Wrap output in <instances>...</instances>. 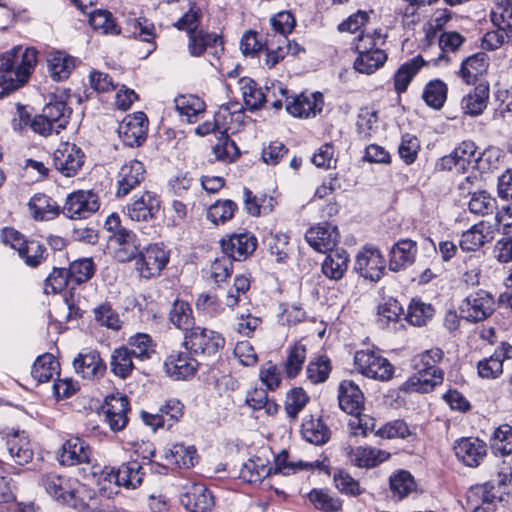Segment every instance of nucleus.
I'll return each mask as SVG.
<instances>
[{"label":"nucleus","instance_id":"nucleus-56","mask_svg":"<svg viewBox=\"0 0 512 512\" xmlns=\"http://www.w3.org/2000/svg\"><path fill=\"white\" fill-rule=\"evenodd\" d=\"M245 209L252 216H258L261 213H269L273 208V198L266 195L256 196L247 189L243 191Z\"/></svg>","mask_w":512,"mask_h":512},{"label":"nucleus","instance_id":"nucleus-22","mask_svg":"<svg viewBox=\"0 0 512 512\" xmlns=\"http://www.w3.org/2000/svg\"><path fill=\"white\" fill-rule=\"evenodd\" d=\"M159 206L157 196L145 191L138 199L127 205L126 213L132 221L147 222L155 217Z\"/></svg>","mask_w":512,"mask_h":512},{"label":"nucleus","instance_id":"nucleus-47","mask_svg":"<svg viewBox=\"0 0 512 512\" xmlns=\"http://www.w3.org/2000/svg\"><path fill=\"white\" fill-rule=\"evenodd\" d=\"M89 24L95 31L104 35L118 36L121 33L120 26L107 10H95L90 13Z\"/></svg>","mask_w":512,"mask_h":512},{"label":"nucleus","instance_id":"nucleus-46","mask_svg":"<svg viewBox=\"0 0 512 512\" xmlns=\"http://www.w3.org/2000/svg\"><path fill=\"white\" fill-rule=\"evenodd\" d=\"M386 35L381 30L361 33L355 38L354 46L357 54H372L376 51H385Z\"/></svg>","mask_w":512,"mask_h":512},{"label":"nucleus","instance_id":"nucleus-45","mask_svg":"<svg viewBox=\"0 0 512 512\" xmlns=\"http://www.w3.org/2000/svg\"><path fill=\"white\" fill-rule=\"evenodd\" d=\"M392 496L402 500L416 490V483L410 472L399 470L389 478Z\"/></svg>","mask_w":512,"mask_h":512},{"label":"nucleus","instance_id":"nucleus-18","mask_svg":"<svg viewBox=\"0 0 512 512\" xmlns=\"http://www.w3.org/2000/svg\"><path fill=\"white\" fill-rule=\"evenodd\" d=\"M305 238L313 249L326 253L335 247L338 241V230L330 223H320L308 229Z\"/></svg>","mask_w":512,"mask_h":512},{"label":"nucleus","instance_id":"nucleus-29","mask_svg":"<svg viewBox=\"0 0 512 512\" xmlns=\"http://www.w3.org/2000/svg\"><path fill=\"white\" fill-rule=\"evenodd\" d=\"M145 472L137 461L123 463L116 472L112 471L110 479L115 483L128 489H135L142 483Z\"/></svg>","mask_w":512,"mask_h":512},{"label":"nucleus","instance_id":"nucleus-42","mask_svg":"<svg viewBox=\"0 0 512 512\" xmlns=\"http://www.w3.org/2000/svg\"><path fill=\"white\" fill-rule=\"evenodd\" d=\"M221 45V39L217 34L207 33L203 30L190 31L188 35V51L191 56L199 57L206 49Z\"/></svg>","mask_w":512,"mask_h":512},{"label":"nucleus","instance_id":"nucleus-32","mask_svg":"<svg viewBox=\"0 0 512 512\" xmlns=\"http://www.w3.org/2000/svg\"><path fill=\"white\" fill-rule=\"evenodd\" d=\"M115 240L118 244L115 250V258L119 262H129L138 257L140 250V242L135 233L127 229H121L115 234Z\"/></svg>","mask_w":512,"mask_h":512},{"label":"nucleus","instance_id":"nucleus-51","mask_svg":"<svg viewBox=\"0 0 512 512\" xmlns=\"http://www.w3.org/2000/svg\"><path fill=\"white\" fill-rule=\"evenodd\" d=\"M307 358L306 346L295 343L287 349L286 361L284 364L285 373L289 378H295L301 372Z\"/></svg>","mask_w":512,"mask_h":512},{"label":"nucleus","instance_id":"nucleus-50","mask_svg":"<svg viewBox=\"0 0 512 512\" xmlns=\"http://www.w3.org/2000/svg\"><path fill=\"white\" fill-rule=\"evenodd\" d=\"M44 117H46L54 127L58 130H63L68 124V119L71 114V109L62 100H55L47 103L42 110Z\"/></svg>","mask_w":512,"mask_h":512},{"label":"nucleus","instance_id":"nucleus-33","mask_svg":"<svg viewBox=\"0 0 512 512\" xmlns=\"http://www.w3.org/2000/svg\"><path fill=\"white\" fill-rule=\"evenodd\" d=\"M302 437L314 445H323L330 439V429L321 417L306 416L301 425Z\"/></svg>","mask_w":512,"mask_h":512},{"label":"nucleus","instance_id":"nucleus-6","mask_svg":"<svg viewBox=\"0 0 512 512\" xmlns=\"http://www.w3.org/2000/svg\"><path fill=\"white\" fill-rule=\"evenodd\" d=\"M460 312L469 322H481L489 318L495 311V299L485 290L470 293L460 305Z\"/></svg>","mask_w":512,"mask_h":512},{"label":"nucleus","instance_id":"nucleus-28","mask_svg":"<svg viewBox=\"0 0 512 512\" xmlns=\"http://www.w3.org/2000/svg\"><path fill=\"white\" fill-rule=\"evenodd\" d=\"M350 463L359 468H372L385 461L389 453L371 447H350L348 450Z\"/></svg>","mask_w":512,"mask_h":512},{"label":"nucleus","instance_id":"nucleus-21","mask_svg":"<svg viewBox=\"0 0 512 512\" xmlns=\"http://www.w3.org/2000/svg\"><path fill=\"white\" fill-rule=\"evenodd\" d=\"M166 373L175 380L192 377L198 368V361L187 352H172L164 362Z\"/></svg>","mask_w":512,"mask_h":512},{"label":"nucleus","instance_id":"nucleus-61","mask_svg":"<svg viewBox=\"0 0 512 512\" xmlns=\"http://www.w3.org/2000/svg\"><path fill=\"white\" fill-rule=\"evenodd\" d=\"M330 371V360L327 357L320 356L309 362L306 368V376L312 384L323 383L328 379Z\"/></svg>","mask_w":512,"mask_h":512},{"label":"nucleus","instance_id":"nucleus-8","mask_svg":"<svg viewBox=\"0 0 512 512\" xmlns=\"http://www.w3.org/2000/svg\"><path fill=\"white\" fill-rule=\"evenodd\" d=\"M85 155L74 143L63 142L53 153L56 170L65 177L75 176L84 164Z\"/></svg>","mask_w":512,"mask_h":512},{"label":"nucleus","instance_id":"nucleus-40","mask_svg":"<svg viewBox=\"0 0 512 512\" xmlns=\"http://www.w3.org/2000/svg\"><path fill=\"white\" fill-rule=\"evenodd\" d=\"M169 321L175 328L186 333L194 328L193 311L189 303L176 299L169 310Z\"/></svg>","mask_w":512,"mask_h":512},{"label":"nucleus","instance_id":"nucleus-14","mask_svg":"<svg viewBox=\"0 0 512 512\" xmlns=\"http://www.w3.org/2000/svg\"><path fill=\"white\" fill-rule=\"evenodd\" d=\"M145 175L146 170L142 162L135 159L125 162L117 174L116 196H127L144 181Z\"/></svg>","mask_w":512,"mask_h":512},{"label":"nucleus","instance_id":"nucleus-30","mask_svg":"<svg viewBox=\"0 0 512 512\" xmlns=\"http://www.w3.org/2000/svg\"><path fill=\"white\" fill-rule=\"evenodd\" d=\"M489 99V85L480 83L461 100V109L464 114L478 116L486 109Z\"/></svg>","mask_w":512,"mask_h":512},{"label":"nucleus","instance_id":"nucleus-1","mask_svg":"<svg viewBox=\"0 0 512 512\" xmlns=\"http://www.w3.org/2000/svg\"><path fill=\"white\" fill-rule=\"evenodd\" d=\"M35 48L14 47L0 58V97L18 89L28 79L37 63Z\"/></svg>","mask_w":512,"mask_h":512},{"label":"nucleus","instance_id":"nucleus-38","mask_svg":"<svg viewBox=\"0 0 512 512\" xmlns=\"http://www.w3.org/2000/svg\"><path fill=\"white\" fill-rule=\"evenodd\" d=\"M443 381V372L417 370L405 383L410 391L428 393Z\"/></svg>","mask_w":512,"mask_h":512},{"label":"nucleus","instance_id":"nucleus-44","mask_svg":"<svg viewBox=\"0 0 512 512\" xmlns=\"http://www.w3.org/2000/svg\"><path fill=\"white\" fill-rule=\"evenodd\" d=\"M237 83L239 90L241 91L243 101L250 110L259 109L266 101V95L251 78L243 77L239 79Z\"/></svg>","mask_w":512,"mask_h":512},{"label":"nucleus","instance_id":"nucleus-57","mask_svg":"<svg viewBox=\"0 0 512 512\" xmlns=\"http://www.w3.org/2000/svg\"><path fill=\"white\" fill-rule=\"evenodd\" d=\"M497 106L493 114L494 121H509L512 119V87L499 88L495 92Z\"/></svg>","mask_w":512,"mask_h":512},{"label":"nucleus","instance_id":"nucleus-25","mask_svg":"<svg viewBox=\"0 0 512 512\" xmlns=\"http://www.w3.org/2000/svg\"><path fill=\"white\" fill-rule=\"evenodd\" d=\"M417 253L416 242L410 239L399 240L391 249L389 267L392 271L398 272L415 261Z\"/></svg>","mask_w":512,"mask_h":512},{"label":"nucleus","instance_id":"nucleus-3","mask_svg":"<svg viewBox=\"0 0 512 512\" xmlns=\"http://www.w3.org/2000/svg\"><path fill=\"white\" fill-rule=\"evenodd\" d=\"M355 369L365 377L388 381L393 377L394 367L379 351L359 350L354 355Z\"/></svg>","mask_w":512,"mask_h":512},{"label":"nucleus","instance_id":"nucleus-49","mask_svg":"<svg viewBox=\"0 0 512 512\" xmlns=\"http://www.w3.org/2000/svg\"><path fill=\"white\" fill-rule=\"evenodd\" d=\"M490 445L495 455L505 456L512 451V426L501 424L494 429L490 437Z\"/></svg>","mask_w":512,"mask_h":512},{"label":"nucleus","instance_id":"nucleus-62","mask_svg":"<svg viewBox=\"0 0 512 512\" xmlns=\"http://www.w3.org/2000/svg\"><path fill=\"white\" fill-rule=\"evenodd\" d=\"M403 308L396 299H388L378 306L377 322L380 326H387L389 323H395L400 319Z\"/></svg>","mask_w":512,"mask_h":512},{"label":"nucleus","instance_id":"nucleus-55","mask_svg":"<svg viewBox=\"0 0 512 512\" xmlns=\"http://www.w3.org/2000/svg\"><path fill=\"white\" fill-rule=\"evenodd\" d=\"M237 204L232 200H218L207 210V219L213 224H223L233 218Z\"/></svg>","mask_w":512,"mask_h":512},{"label":"nucleus","instance_id":"nucleus-43","mask_svg":"<svg viewBox=\"0 0 512 512\" xmlns=\"http://www.w3.org/2000/svg\"><path fill=\"white\" fill-rule=\"evenodd\" d=\"M133 358L130 349L126 346L114 349L110 357L111 372L121 379L127 378L134 369Z\"/></svg>","mask_w":512,"mask_h":512},{"label":"nucleus","instance_id":"nucleus-19","mask_svg":"<svg viewBox=\"0 0 512 512\" xmlns=\"http://www.w3.org/2000/svg\"><path fill=\"white\" fill-rule=\"evenodd\" d=\"M91 458V447L79 437H72L66 440L59 455L60 463L66 466L88 464Z\"/></svg>","mask_w":512,"mask_h":512},{"label":"nucleus","instance_id":"nucleus-34","mask_svg":"<svg viewBox=\"0 0 512 512\" xmlns=\"http://www.w3.org/2000/svg\"><path fill=\"white\" fill-rule=\"evenodd\" d=\"M165 459L170 465L188 469L198 463L199 456L193 445L176 443L165 452Z\"/></svg>","mask_w":512,"mask_h":512},{"label":"nucleus","instance_id":"nucleus-12","mask_svg":"<svg viewBox=\"0 0 512 512\" xmlns=\"http://www.w3.org/2000/svg\"><path fill=\"white\" fill-rule=\"evenodd\" d=\"M41 482L46 492L62 503H68L74 499L79 485L76 479L56 473L44 474Z\"/></svg>","mask_w":512,"mask_h":512},{"label":"nucleus","instance_id":"nucleus-31","mask_svg":"<svg viewBox=\"0 0 512 512\" xmlns=\"http://www.w3.org/2000/svg\"><path fill=\"white\" fill-rule=\"evenodd\" d=\"M6 445L11 458L16 464L24 465L32 460L33 450L24 431H17L8 435Z\"/></svg>","mask_w":512,"mask_h":512},{"label":"nucleus","instance_id":"nucleus-16","mask_svg":"<svg viewBox=\"0 0 512 512\" xmlns=\"http://www.w3.org/2000/svg\"><path fill=\"white\" fill-rule=\"evenodd\" d=\"M497 231L496 224L489 221H480L462 233L459 246L463 251H477L484 244L491 242Z\"/></svg>","mask_w":512,"mask_h":512},{"label":"nucleus","instance_id":"nucleus-2","mask_svg":"<svg viewBox=\"0 0 512 512\" xmlns=\"http://www.w3.org/2000/svg\"><path fill=\"white\" fill-rule=\"evenodd\" d=\"M496 30L488 31L482 38V47L497 50L512 38V0H496V7L490 13Z\"/></svg>","mask_w":512,"mask_h":512},{"label":"nucleus","instance_id":"nucleus-64","mask_svg":"<svg viewBox=\"0 0 512 512\" xmlns=\"http://www.w3.org/2000/svg\"><path fill=\"white\" fill-rule=\"evenodd\" d=\"M95 320L102 326L118 330L121 327V320L118 313L109 302H103L94 308Z\"/></svg>","mask_w":512,"mask_h":512},{"label":"nucleus","instance_id":"nucleus-59","mask_svg":"<svg viewBox=\"0 0 512 512\" xmlns=\"http://www.w3.org/2000/svg\"><path fill=\"white\" fill-rule=\"evenodd\" d=\"M68 272L70 281L78 285L92 278L95 266L91 258H81L71 262Z\"/></svg>","mask_w":512,"mask_h":512},{"label":"nucleus","instance_id":"nucleus-24","mask_svg":"<svg viewBox=\"0 0 512 512\" xmlns=\"http://www.w3.org/2000/svg\"><path fill=\"white\" fill-rule=\"evenodd\" d=\"M129 401L125 396H111L106 402L105 417L113 431L124 429L128 423Z\"/></svg>","mask_w":512,"mask_h":512},{"label":"nucleus","instance_id":"nucleus-5","mask_svg":"<svg viewBox=\"0 0 512 512\" xmlns=\"http://www.w3.org/2000/svg\"><path fill=\"white\" fill-rule=\"evenodd\" d=\"M279 90L284 97L286 111L293 117L307 119L315 117L323 110L324 97L320 92L288 96L286 89L279 88Z\"/></svg>","mask_w":512,"mask_h":512},{"label":"nucleus","instance_id":"nucleus-4","mask_svg":"<svg viewBox=\"0 0 512 512\" xmlns=\"http://www.w3.org/2000/svg\"><path fill=\"white\" fill-rule=\"evenodd\" d=\"M169 262V253L160 244H150L139 253L135 270L141 278L151 279L160 276Z\"/></svg>","mask_w":512,"mask_h":512},{"label":"nucleus","instance_id":"nucleus-27","mask_svg":"<svg viewBox=\"0 0 512 512\" xmlns=\"http://www.w3.org/2000/svg\"><path fill=\"white\" fill-rule=\"evenodd\" d=\"M175 108L182 121L195 123L205 113V102L196 95H181L175 98Z\"/></svg>","mask_w":512,"mask_h":512},{"label":"nucleus","instance_id":"nucleus-39","mask_svg":"<svg viewBox=\"0 0 512 512\" xmlns=\"http://www.w3.org/2000/svg\"><path fill=\"white\" fill-rule=\"evenodd\" d=\"M322 263V272L330 279L342 278L348 267L349 256L344 249H331Z\"/></svg>","mask_w":512,"mask_h":512},{"label":"nucleus","instance_id":"nucleus-60","mask_svg":"<svg viewBox=\"0 0 512 512\" xmlns=\"http://www.w3.org/2000/svg\"><path fill=\"white\" fill-rule=\"evenodd\" d=\"M309 501L316 509L326 512H336L342 507L340 499L333 497L325 489H313L308 494Z\"/></svg>","mask_w":512,"mask_h":512},{"label":"nucleus","instance_id":"nucleus-26","mask_svg":"<svg viewBox=\"0 0 512 512\" xmlns=\"http://www.w3.org/2000/svg\"><path fill=\"white\" fill-rule=\"evenodd\" d=\"M425 65L426 61L422 56L417 55L398 67L393 76L394 88L397 94L407 91L414 77Z\"/></svg>","mask_w":512,"mask_h":512},{"label":"nucleus","instance_id":"nucleus-54","mask_svg":"<svg viewBox=\"0 0 512 512\" xmlns=\"http://www.w3.org/2000/svg\"><path fill=\"white\" fill-rule=\"evenodd\" d=\"M270 470L261 458L249 459L242 465L239 477L247 483H258L269 475Z\"/></svg>","mask_w":512,"mask_h":512},{"label":"nucleus","instance_id":"nucleus-7","mask_svg":"<svg viewBox=\"0 0 512 512\" xmlns=\"http://www.w3.org/2000/svg\"><path fill=\"white\" fill-rule=\"evenodd\" d=\"M184 344L196 354L211 356L224 347L225 339L213 330L194 327L186 333Z\"/></svg>","mask_w":512,"mask_h":512},{"label":"nucleus","instance_id":"nucleus-37","mask_svg":"<svg viewBox=\"0 0 512 512\" xmlns=\"http://www.w3.org/2000/svg\"><path fill=\"white\" fill-rule=\"evenodd\" d=\"M47 66L55 81L67 79L75 66L74 59L63 51H51L47 54Z\"/></svg>","mask_w":512,"mask_h":512},{"label":"nucleus","instance_id":"nucleus-35","mask_svg":"<svg viewBox=\"0 0 512 512\" xmlns=\"http://www.w3.org/2000/svg\"><path fill=\"white\" fill-rule=\"evenodd\" d=\"M489 67V57L484 52L475 53L461 64L459 76L467 83H474L478 76L483 75Z\"/></svg>","mask_w":512,"mask_h":512},{"label":"nucleus","instance_id":"nucleus-58","mask_svg":"<svg viewBox=\"0 0 512 512\" xmlns=\"http://www.w3.org/2000/svg\"><path fill=\"white\" fill-rule=\"evenodd\" d=\"M456 159V172H465L477 160L476 146L472 141H463L452 151Z\"/></svg>","mask_w":512,"mask_h":512},{"label":"nucleus","instance_id":"nucleus-41","mask_svg":"<svg viewBox=\"0 0 512 512\" xmlns=\"http://www.w3.org/2000/svg\"><path fill=\"white\" fill-rule=\"evenodd\" d=\"M135 359L149 360L156 354V344L147 333H136L129 337L127 346Z\"/></svg>","mask_w":512,"mask_h":512},{"label":"nucleus","instance_id":"nucleus-36","mask_svg":"<svg viewBox=\"0 0 512 512\" xmlns=\"http://www.w3.org/2000/svg\"><path fill=\"white\" fill-rule=\"evenodd\" d=\"M59 374L60 364L51 353L38 356L31 369V375L38 383L49 382Z\"/></svg>","mask_w":512,"mask_h":512},{"label":"nucleus","instance_id":"nucleus-11","mask_svg":"<svg viewBox=\"0 0 512 512\" xmlns=\"http://www.w3.org/2000/svg\"><path fill=\"white\" fill-rule=\"evenodd\" d=\"M385 260L377 248L364 247L356 256L355 270L365 279L378 281L384 273Z\"/></svg>","mask_w":512,"mask_h":512},{"label":"nucleus","instance_id":"nucleus-48","mask_svg":"<svg viewBox=\"0 0 512 512\" xmlns=\"http://www.w3.org/2000/svg\"><path fill=\"white\" fill-rule=\"evenodd\" d=\"M28 207L36 220H49L58 214L56 203L45 194L34 195L30 199Z\"/></svg>","mask_w":512,"mask_h":512},{"label":"nucleus","instance_id":"nucleus-52","mask_svg":"<svg viewBox=\"0 0 512 512\" xmlns=\"http://www.w3.org/2000/svg\"><path fill=\"white\" fill-rule=\"evenodd\" d=\"M447 91V85L443 81L435 79L426 84L422 98L429 107L438 110L446 101Z\"/></svg>","mask_w":512,"mask_h":512},{"label":"nucleus","instance_id":"nucleus-15","mask_svg":"<svg viewBox=\"0 0 512 512\" xmlns=\"http://www.w3.org/2000/svg\"><path fill=\"white\" fill-rule=\"evenodd\" d=\"M257 238L250 232L232 234L221 240L223 252L231 260L242 261L252 255L257 247Z\"/></svg>","mask_w":512,"mask_h":512},{"label":"nucleus","instance_id":"nucleus-17","mask_svg":"<svg viewBox=\"0 0 512 512\" xmlns=\"http://www.w3.org/2000/svg\"><path fill=\"white\" fill-rule=\"evenodd\" d=\"M454 451L465 465L477 467L486 457L487 445L479 438L465 437L456 441Z\"/></svg>","mask_w":512,"mask_h":512},{"label":"nucleus","instance_id":"nucleus-9","mask_svg":"<svg viewBox=\"0 0 512 512\" xmlns=\"http://www.w3.org/2000/svg\"><path fill=\"white\" fill-rule=\"evenodd\" d=\"M99 209L96 194L90 190H78L70 193L65 201L63 213L70 219L88 218Z\"/></svg>","mask_w":512,"mask_h":512},{"label":"nucleus","instance_id":"nucleus-13","mask_svg":"<svg viewBox=\"0 0 512 512\" xmlns=\"http://www.w3.org/2000/svg\"><path fill=\"white\" fill-rule=\"evenodd\" d=\"M147 122L143 112L127 115L118 127V134L123 143L130 147L140 145L146 138Z\"/></svg>","mask_w":512,"mask_h":512},{"label":"nucleus","instance_id":"nucleus-10","mask_svg":"<svg viewBox=\"0 0 512 512\" xmlns=\"http://www.w3.org/2000/svg\"><path fill=\"white\" fill-rule=\"evenodd\" d=\"M180 501L190 512H210L215 504L211 491L202 483L186 485Z\"/></svg>","mask_w":512,"mask_h":512},{"label":"nucleus","instance_id":"nucleus-20","mask_svg":"<svg viewBox=\"0 0 512 512\" xmlns=\"http://www.w3.org/2000/svg\"><path fill=\"white\" fill-rule=\"evenodd\" d=\"M75 372L84 379L100 378L106 371V364L95 350L79 353L73 360Z\"/></svg>","mask_w":512,"mask_h":512},{"label":"nucleus","instance_id":"nucleus-63","mask_svg":"<svg viewBox=\"0 0 512 512\" xmlns=\"http://www.w3.org/2000/svg\"><path fill=\"white\" fill-rule=\"evenodd\" d=\"M468 207L474 214L487 215L496 209L497 202L486 191H479L472 194Z\"/></svg>","mask_w":512,"mask_h":512},{"label":"nucleus","instance_id":"nucleus-53","mask_svg":"<svg viewBox=\"0 0 512 512\" xmlns=\"http://www.w3.org/2000/svg\"><path fill=\"white\" fill-rule=\"evenodd\" d=\"M387 61V53L385 51H376L372 54H358L354 60V69L362 74H373L381 68Z\"/></svg>","mask_w":512,"mask_h":512},{"label":"nucleus","instance_id":"nucleus-23","mask_svg":"<svg viewBox=\"0 0 512 512\" xmlns=\"http://www.w3.org/2000/svg\"><path fill=\"white\" fill-rule=\"evenodd\" d=\"M340 408L350 415L359 414L364 406V395L352 380H343L338 388Z\"/></svg>","mask_w":512,"mask_h":512}]
</instances>
